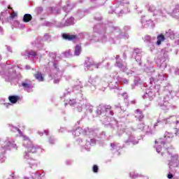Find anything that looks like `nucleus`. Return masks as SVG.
<instances>
[{"label": "nucleus", "mask_w": 179, "mask_h": 179, "mask_svg": "<svg viewBox=\"0 0 179 179\" xmlns=\"http://www.w3.org/2000/svg\"><path fill=\"white\" fill-rule=\"evenodd\" d=\"M134 117L136 118L137 121H142L143 118H145V115H143V113L142 110L137 109L134 111Z\"/></svg>", "instance_id": "nucleus-1"}, {"label": "nucleus", "mask_w": 179, "mask_h": 179, "mask_svg": "<svg viewBox=\"0 0 179 179\" xmlns=\"http://www.w3.org/2000/svg\"><path fill=\"white\" fill-rule=\"evenodd\" d=\"M155 143H159V142H157V141H155Z\"/></svg>", "instance_id": "nucleus-24"}, {"label": "nucleus", "mask_w": 179, "mask_h": 179, "mask_svg": "<svg viewBox=\"0 0 179 179\" xmlns=\"http://www.w3.org/2000/svg\"><path fill=\"white\" fill-rule=\"evenodd\" d=\"M8 9H12V7H10V6H9L8 7Z\"/></svg>", "instance_id": "nucleus-21"}, {"label": "nucleus", "mask_w": 179, "mask_h": 179, "mask_svg": "<svg viewBox=\"0 0 179 179\" xmlns=\"http://www.w3.org/2000/svg\"><path fill=\"white\" fill-rule=\"evenodd\" d=\"M22 85L23 86V87H25L26 89H30V85H29L27 83H22Z\"/></svg>", "instance_id": "nucleus-12"}, {"label": "nucleus", "mask_w": 179, "mask_h": 179, "mask_svg": "<svg viewBox=\"0 0 179 179\" xmlns=\"http://www.w3.org/2000/svg\"><path fill=\"white\" fill-rule=\"evenodd\" d=\"M34 78L38 80L39 82H43L44 81V77H43V74L41 72H37L34 75Z\"/></svg>", "instance_id": "nucleus-4"}, {"label": "nucleus", "mask_w": 179, "mask_h": 179, "mask_svg": "<svg viewBox=\"0 0 179 179\" xmlns=\"http://www.w3.org/2000/svg\"><path fill=\"white\" fill-rule=\"evenodd\" d=\"M110 146H111V148H115V146H117V145H115V143H111Z\"/></svg>", "instance_id": "nucleus-18"}, {"label": "nucleus", "mask_w": 179, "mask_h": 179, "mask_svg": "<svg viewBox=\"0 0 179 179\" xmlns=\"http://www.w3.org/2000/svg\"><path fill=\"white\" fill-rule=\"evenodd\" d=\"M77 37L78 36L76 35H69L66 34H62V38L68 40L69 41H73V40H76Z\"/></svg>", "instance_id": "nucleus-2"}, {"label": "nucleus", "mask_w": 179, "mask_h": 179, "mask_svg": "<svg viewBox=\"0 0 179 179\" xmlns=\"http://www.w3.org/2000/svg\"><path fill=\"white\" fill-rule=\"evenodd\" d=\"M162 155L163 156V152L162 153Z\"/></svg>", "instance_id": "nucleus-25"}, {"label": "nucleus", "mask_w": 179, "mask_h": 179, "mask_svg": "<svg viewBox=\"0 0 179 179\" xmlns=\"http://www.w3.org/2000/svg\"><path fill=\"white\" fill-rule=\"evenodd\" d=\"M17 16V13H16L15 11H13L10 15V19H15Z\"/></svg>", "instance_id": "nucleus-9"}, {"label": "nucleus", "mask_w": 179, "mask_h": 179, "mask_svg": "<svg viewBox=\"0 0 179 179\" xmlns=\"http://www.w3.org/2000/svg\"><path fill=\"white\" fill-rule=\"evenodd\" d=\"M20 99V97H19V96L12 95L8 96V100L10 103H12V104H16V103L19 101Z\"/></svg>", "instance_id": "nucleus-3"}, {"label": "nucleus", "mask_w": 179, "mask_h": 179, "mask_svg": "<svg viewBox=\"0 0 179 179\" xmlns=\"http://www.w3.org/2000/svg\"><path fill=\"white\" fill-rule=\"evenodd\" d=\"M177 179H178V178H177Z\"/></svg>", "instance_id": "nucleus-28"}, {"label": "nucleus", "mask_w": 179, "mask_h": 179, "mask_svg": "<svg viewBox=\"0 0 179 179\" xmlns=\"http://www.w3.org/2000/svg\"><path fill=\"white\" fill-rule=\"evenodd\" d=\"M162 145H163V146H166V143L162 142Z\"/></svg>", "instance_id": "nucleus-19"}, {"label": "nucleus", "mask_w": 179, "mask_h": 179, "mask_svg": "<svg viewBox=\"0 0 179 179\" xmlns=\"http://www.w3.org/2000/svg\"><path fill=\"white\" fill-rule=\"evenodd\" d=\"M164 150H166V152H169V147L164 146Z\"/></svg>", "instance_id": "nucleus-17"}, {"label": "nucleus", "mask_w": 179, "mask_h": 179, "mask_svg": "<svg viewBox=\"0 0 179 179\" xmlns=\"http://www.w3.org/2000/svg\"><path fill=\"white\" fill-rule=\"evenodd\" d=\"M75 135H77V136H79V135L80 134V132L79 131V129H76V131H74Z\"/></svg>", "instance_id": "nucleus-14"}, {"label": "nucleus", "mask_w": 179, "mask_h": 179, "mask_svg": "<svg viewBox=\"0 0 179 179\" xmlns=\"http://www.w3.org/2000/svg\"><path fill=\"white\" fill-rule=\"evenodd\" d=\"M167 178L169 179L173 178V174H171V173L168 174Z\"/></svg>", "instance_id": "nucleus-16"}, {"label": "nucleus", "mask_w": 179, "mask_h": 179, "mask_svg": "<svg viewBox=\"0 0 179 179\" xmlns=\"http://www.w3.org/2000/svg\"><path fill=\"white\" fill-rule=\"evenodd\" d=\"M81 52H82V46H80V45H76L74 55L78 57L80 55Z\"/></svg>", "instance_id": "nucleus-7"}, {"label": "nucleus", "mask_w": 179, "mask_h": 179, "mask_svg": "<svg viewBox=\"0 0 179 179\" xmlns=\"http://www.w3.org/2000/svg\"><path fill=\"white\" fill-rule=\"evenodd\" d=\"M93 171L94 173H99V166L97 165L93 166Z\"/></svg>", "instance_id": "nucleus-11"}, {"label": "nucleus", "mask_w": 179, "mask_h": 179, "mask_svg": "<svg viewBox=\"0 0 179 179\" xmlns=\"http://www.w3.org/2000/svg\"><path fill=\"white\" fill-rule=\"evenodd\" d=\"M173 159H174V157H172V159H171V161H173Z\"/></svg>", "instance_id": "nucleus-23"}, {"label": "nucleus", "mask_w": 179, "mask_h": 179, "mask_svg": "<svg viewBox=\"0 0 179 179\" xmlns=\"http://www.w3.org/2000/svg\"><path fill=\"white\" fill-rule=\"evenodd\" d=\"M157 152L158 153H160V152H162V148H160V147L157 148Z\"/></svg>", "instance_id": "nucleus-15"}, {"label": "nucleus", "mask_w": 179, "mask_h": 179, "mask_svg": "<svg viewBox=\"0 0 179 179\" xmlns=\"http://www.w3.org/2000/svg\"><path fill=\"white\" fill-rule=\"evenodd\" d=\"M33 19V17L30 14H25L23 17V22L24 23H29L31 20Z\"/></svg>", "instance_id": "nucleus-6"}, {"label": "nucleus", "mask_w": 179, "mask_h": 179, "mask_svg": "<svg viewBox=\"0 0 179 179\" xmlns=\"http://www.w3.org/2000/svg\"><path fill=\"white\" fill-rule=\"evenodd\" d=\"M29 57H36V55H37V53L36 52V51L34 50H31L29 53Z\"/></svg>", "instance_id": "nucleus-10"}, {"label": "nucleus", "mask_w": 179, "mask_h": 179, "mask_svg": "<svg viewBox=\"0 0 179 179\" xmlns=\"http://www.w3.org/2000/svg\"><path fill=\"white\" fill-rule=\"evenodd\" d=\"M118 57H120V56H117V58H118Z\"/></svg>", "instance_id": "nucleus-27"}, {"label": "nucleus", "mask_w": 179, "mask_h": 179, "mask_svg": "<svg viewBox=\"0 0 179 179\" xmlns=\"http://www.w3.org/2000/svg\"><path fill=\"white\" fill-rule=\"evenodd\" d=\"M85 65H86L87 68H90L91 66L96 65V63H94V61L90 60V59H88L85 62Z\"/></svg>", "instance_id": "nucleus-8"}, {"label": "nucleus", "mask_w": 179, "mask_h": 179, "mask_svg": "<svg viewBox=\"0 0 179 179\" xmlns=\"http://www.w3.org/2000/svg\"><path fill=\"white\" fill-rule=\"evenodd\" d=\"M175 159H176V161L178 160V157L176 156Z\"/></svg>", "instance_id": "nucleus-20"}, {"label": "nucleus", "mask_w": 179, "mask_h": 179, "mask_svg": "<svg viewBox=\"0 0 179 179\" xmlns=\"http://www.w3.org/2000/svg\"><path fill=\"white\" fill-rule=\"evenodd\" d=\"M110 110H111V106H106L105 107V111H110Z\"/></svg>", "instance_id": "nucleus-13"}, {"label": "nucleus", "mask_w": 179, "mask_h": 179, "mask_svg": "<svg viewBox=\"0 0 179 179\" xmlns=\"http://www.w3.org/2000/svg\"><path fill=\"white\" fill-rule=\"evenodd\" d=\"M157 38V45H160L162 41H164V40H166V38L164 37V35H163V34L158 35Z\"/></svg>", "instance_id": "nucleus-5"}, {"label": "nucleus", "mask_w": 179, "mask_h": 179, "mask_svg": "<svg viewBox=\"0 0 179 179\" xmlns=\"http://www.w3.org/2000/svg\"><path fill=\"white\" fill-rule=\"evenodd\" d=\"M118 57H120V56H117V58H118Z\"/></svg>", "instance_id": "nucleus-26"}, {"label": "nucleus", "mask_w": 179, "mask_h": 179, "mask_svg": "<svg viewBox=\"0 0 179 179\" xmlns=\"http://www.w3.org/2000/svg\"><path fill=\"white\" fill-rule=\"evenodd\" d=\"M110 113H111V115H114V113H113V111H110Z\"/></svg>", "instance_id": "nucleus-22"}]
</instances>
